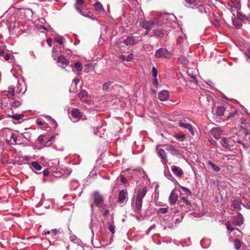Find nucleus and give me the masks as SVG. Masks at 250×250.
Listing matches in <instances>:
<instances>
[{
	"mask_svg": "<svg viewBox=\"0 0 250 250\" xmlns=\"http://www.w3.org/2000/svg\"><path fill=\"white\" fill-rule=\"evenodd\" d=\"M55 41L60 44H62L63 43V41L61 38H57L55 39Z\"/></svg>",
	"mask_w": 250,
	"mask_h": 250,
	"instance_id": "52",
	"label": "nucleus"
},
{
	"mask_svg": "<svg viewBox=\"0 0 250 250\" xmlns=\"http://www.w3.org/2000/svg\"><path fill=\"white\" fill-rule=\"evenodd\" d=\"M232 207L235 209H239L241 208V203L238 201H234L232 203Z\"/></svg>",
	"mask_w": 250,
	"mask_h": 250,
	"instance_id": "28",
	"label": "nucleus"
},
{
	"mask_svg": "<svg viewBox=\"0 0 250 250\" xmlns=\"http://www.w3.org/2000/svg\"><path fill=\"white\" fill-rule=\"evenodd\" d=\"M93 200L95 205L98 207H102L103 205V198L102 196L98 192L93 193Z\"/></svg>",
	"mask_w": 250,
	"mask_h": 250,
	"instance_id": "5",
	"label": "nucleus"
},
{
	"mask_svg": "<svg viewBox=\"0 0 250 250\" xmlns=\"http://www.w3.org/2000/svg\"><path fill=\"white\" fill-rule=\"evenodd\" d=\"M49 173V170L47 168L45 169L43 171V174L44 176H47Z\"/></svg>",
	"mask_w": 250,
	"mask_h": 250,
	"instance_id": "54",
	"label": "nucleus"
},
{
	"mask_svg": "<svg viewBox=\"0 0 250 250\" xmlns=\"http://www.w3.org/2000/svg\"><path fill=\"white\" fill-rule=\"evenodd\" d=\"M183 189L184 190L186 191V192H189V195H191V192L188 188H183Z\"/></svg>",
	"mask_w": 250,
	"mask_h": 250,
	"instance_id": "61",
	"label": "nucleus"
},
{
	"mask_svg": "<svg viewBox=\"0 0 250 250\" xmlns=\"http://www.w3.org/2000/svg\"><path fill=\"white\" fill-rule=\"evenodd\" d=\"M159 154L164 161H167L166 152L164 149H160L159 151Z\"/></svg>",
	"mask_w": 250,
	"mask_h": 250,
	"instance_id": "30",
	"label": "nucleus"
},
{
	"mask_svg": "<svg viewBox=\"0 0 250 250\" xmlns=\"http://www.w3.org/2000/svg\"><path fill=\"white\" fill-rule=\"evenodd\" d=\"M246 56H247L250 59V48L248 50V51L245 53Z\"/></svg>",
	"mask_w": 250,
	"mask_h": 250,
	"instance_id": "60",
	"label": "nucleus"
},
{
	"mask_svg": "<svg viewBox=\"0 0 250 250\" xmlns=\"http://www.w3.org/2000/svg\"><path fill=\"white\" fill-rule=\"evenodd\" d=\"M4 53V50L3 49H0V55L3 56Z\"/></svg>",
	"mask_w": 250,
	"mask_h": 250,
	"instance_id": "63",
	"label": "nucleus"
},
{
	"mask_svg": "<svg viewBox=\"0 0 250 250\" xmlns=\"http://www.w3.org/2000/svg\"><path fill=\"white\" fill-rule=\"evenodd\" d=\"M36 122L39 125H42L44 124L43 121L40 119H38Z\"/></svg>",
	"mask_w": 250,
	"mask_h": 250,
	"instance_id": "50",
	"label": "nucleus"
},
{
	"mask_svg": "<svg viewBox=\"0 0 250 250\" xmlns=\"http://www.w3.org/2000/svg\"><path fill=\"white\" fill-rule=\"evenodd\" d=\"M178 125L181 127L188 129L192 136L195 135L194 127L190 124L187 123L186 120L180 121Z\"/></svg>",
	"mask_w": 250,
	"mask_h": 250,
	"instance_id": "3",
	"label": "nucleus"
},
{
	"mask_svg": "<svg viewBox=\"0 0 250 250\" xmlns=\"http://www.w3.org/2000/svg\"><path fill=\"white\" fill-rule=\"evenodd\" d=\"M186 3L189 5L194 4L197 0H185Z\"/></svg>",
	"mask_w": 250,
	"mask_h": 250,
	"instance_id": "44",
	"label": "nucleus"
},
{
	"mask_svg": "<svg viewBox=\"0 0 250 250\" xmlns=\"http://www.w3.org/2000/svg\"><path fill=\"white\" fill-rule=\"evenodd\" d=\"M237 17L239 20H247V18L245 15H242L239 12H237Z\"/></svg>",
	"mask_w": 250,
	"mask_h": 250,
	"instance_id": "38",
	"label": "nucleus"
},
{
	"mask_svg": "<svg viewBox=\"0 0 250 250\" xmlns=\"http://www.w3.org/2000/svg\"><path fill=\"white\" fill-rule=\"evenodd\" d=\"M80 80L78 79H75L73 80V83L75 84V86H77V84L79 83Z\"/></svg>",
	"mask_w": 250,
	"mask_h": 250,
	"instance_id": "56",
	"label": "nucleus"
},
{
	"mask_svg": "<svg viewBox=\"0 0 250 250\" xmlns=\"http://www.w3.org/2000/svg\"><path fill=\"white\" fill-rule=\"evenodd\" d=\"M134 55L133 54H130L127 56L125 55H121L119 57V58L122 61H126L128 62L131 61L133 59Z\"/></svg>",
	"mask_w": 250,
	"mask_h": 250,
	"instance_id": "19",
	"label": "nucleus"
},
{
	"mask_svg": "<svg viewBox=\"0 0 250 250\" xmlns=\"http://www.w3.org/2000/svg\"><path fill=\"white\" fill-rule=\"evenodd\" d=\"M87 95V92L85 90L81 91L78 94L79 97L81 99L85 98Z\"/></svg>",
	"mask_w": 250,
	"mask_h": 250,
	"instance_id": "35",
	"label": "nucleus"
},
{
	"mask_svg": "<svg viewBox=\"0 0 250 250\" xmlns=\"http://www.w3.org/2000/svg\"><path fill=\"white\" fill-rule=\"evenodd\" d=\"M210 133L215 139H219L222 134V130L219 127H213L211 129Z\"/></svg>",
	"mask_w": 250,
	"mask_h": 250,
	"instance_id": "10",
	"label": "nucleus"
},
{
	"mask_svg": "<svg viewBox=\"0 0 250 250\" xmlns=\"http://www.w3.org/2000/svg\"><path fill=\"white\" fill-rule=\"evenodd\" d=\"M173 155H176L179 157H182V155L180 154L179 152V151L173 148Z\"/></svg>",
	"mask_w": 250,
	"mask_h": 250,
	"instance_id": "41",
	"label": "nucleus"
},
{
	"mask_svg": "<svg viewBox=\"0 0 250 250\" xmlns=\"http://www.w3.org/2000/svg\"><path fill=\"white\" fill-rule=\"evenodd\" d=\"M233 25L237 28H240L242 26L241 21L237 19L232 20Z\"/></svg>",
	"mask_w": 250,
	"mask_h": 250,
	"instance_id": "24",
	"label": "nucleus"
},
{
	"mask_svg": "<svg viewBox=\"0 0 250 250\" xmlns=\"http://www.w3.org/2000/svg\"><path fill=\"white\" fill-rule=\"evenodd\" d=\"M197 10L198 12H199L201 13H203L206 12L205 9L203 6H198Z\"/></svg>",
	"mask_w": 250,
	"mask_h": 250,
	"instance_id": "43",
	"label": "nucleus"
},
{
	"mask_svg": "<svg viewBox=\"0 0 250 250\" xmlns=\"http://www.w3.org/2000/svg\"><path fill=\"white\" fill-rule=\"evenodd\" d=\"M71 113L72 116L75 119H80L81 118L83 119V113L82 112H81L77 108H73L71 109ZM86 119V118H85V116H84L83 119Z\"/></svg>",
	"mask_w": 250,
	"mask_h": 250,
	"instance_id": "7",
	"label": "nucleus"
},
{
	"mask_svg": "<svg viewBox=\"0 0 250 250\" xmlns=\"http://www.w3.org/2000/svg\"><path fill=\"white\" fill-rule=\"evenodd\" d=\"M32 167H33L37 170H40L42 169V167L37 162H33L31 164Z\"/></svg>",
	"mask_w": 250,
	"mask_h": 250,
	"instance_id": "27",
	"label": "nucleus"
},
{
	"mask_svg": "<svg viewBox=\"0 0 250 250\" xmlns=\"http://www.w3.org/2000/svg\"><path fill=\"white\" fill-rule=\"evenodd\" d=\"M231 143V139L229 138H224L221 141V145L225 148H229Z\"/></svg>",
	"mask_w": 250,
	"mask_h": 250,
	"instance_id": "17",
	"label": "nucleus"
},
{
	"mask_svg": "<svg viewBox=\"0 0 250 250\" xmlns=\"http://www.w3.org/2000/svg\"><path fill=\"white\" fill-rule=\"evenodd\" d=\"M15 88L13 86H10L8 88V90L7 91V96L9 98H10L11 97H13L15 95V91H14Z\"/></svg>",
	"mask_w": 250,
	"mask_h": 250,
	"instance_id": "23",
	"label": "nucleus"
},
{
	"mask_svg": "<svg viewBox=\"0 0 250 250\" xmlns=\"http://www.w3.org/2000/svg\"><path fill=\"white\" fill-rule=\"evenodd\" d=\"M84 2V1L83 0H77L76 4H77L78 5H82Z\"/></svg>",
	"mask_w": 250,
	"mask_h": 250,
	"instance_id": "55",
	"label": "nucleus"
},
{
	"mask_svg": "<svg viewBox=\"0 0 250 250\" xmlns=\"http://www.w3.org/2000/svg\"><path fill=\"white\" fill-rule=\"evenodd\" d=\"M157 70L155 67L152 68V76L154 78L157 77Z\"/></svg>",
	"mask_w": 250,
	"mask_h": 250,
	"instance_id": "42",
	"label": "nucleus"
},
{
	"mask_svg": "<svg viewBox=\"0 0 250 250\" xmlns=\"http://www.w3.org/2000/svg\"><path fill=\"white\" fill-rule=\"evenodd\" d=\"M58 233H59V230H57V229H51V231H45L44 233H43V234H45V235L51 234L52 237L53 238H57Z\"/></svg>",
	"mask_w": 250,
	"mask_h": 250,
	"instance_id": "20",
	"label": "nucleus"
},
{
	"mask_svg": "<svg viewBox=\"0 0 250 250\" xmlns=\"http://www.w3.org/2000/svg\"><path fill=\"white\" fill-rule=\"evenodd\" d=\"M37 140L40 144H42L43 142L44 136L43 135L39 136L37 139Z\"/></svg>",
	"mask_w": 250,
	"mask_h": 250,
	"instance_id": "46",
	"label": "nucleus"
},
{
	"mask_svg": "<svg viewBox=\"0 0 250 250\" xmlns=\"http://www.w3.org/2000/svg\"><path fill=\"white\" fill-rule=\"evenodd\" d=\"M112 83V82H108L107 83H104L103 87V90L105 91H108Z\"/></svg>",
	"mask_w": 250,
	"mask_h": 250,
	"instance_id": "29",
	"label": "nucleus"
},
{
	"mask_svg": "<svg viewBox=\"0 0 250 250\" xmlns=\"http://www.w3.org/2000/svg\"><path fill=\"white\" fill-rule=\"evenodd\" d=\"M225 109L224 107H216L212 108V113L217 116H222L224 114Z\"/></svg>",
	"mask_w": 250,
	"mask_h": 250,
	"instance_id": "13",
	"label": "nucleus"
},
{
	"mask_svg": "<svg viewBox=\"0 0 250 250\" xmlns=\"http://www.w3.org/2000/svg\"><path fill=\"white\" fill-rule=\"evenodd\" d=\"M121 182L123 184H126L127 182V181L125 178L124 176L121 177Z\"/></svg>",
	"mask_w": 250,
	"mask_h": 250,
	"instance_id": "51",
	"label": "nucleus"
},
{
	"mask_svg": "<svg viewBox=\"0 0 250 250\" xmlns=\"http://www.w3.org/2000/svg\"><path fill=\"white\" fill-rule=\"evenodd\" d=\"M234 224L235 226L240 227L244 222V218L241 213L239 212L233 218Z\"/></svg>",
	"mask_w": 250,
	"mask_h": 250,
	"instance_id": "6",
	"label": "nucleus"
},
{
	"mask_svg": "<svg viewBox=\"0 0 250 250\" xmlns=\"http://www.w3.org/2000/svg\"><path fill=\"white\" fill-rule=\"evenodd\" d=\"M187 74L188 76L190 77L191 78H192L193 80H196V77L194 73H193V71L192 69H188L187 71Z\"/></svg>",
	"mask_w": 250,
	"mask_h": 250,
	"instance_id": "31",
	"label": "nucleus"
},
{
	"mask_svg": "<svg viewBox=\"0 0 250 250\" xmlns=\"http://www.w3.org/2000/svg\"><path fill=\"white\" fill-rule=\"evenodd\" d=\"M74 7H75V8L76 9V10L79 12L81 15L84 16H85V17H87V16L85 15L82 11L81 10V8L80 7V5H77V4H75V5H74Z\"/></svg>",
	"mask_w": 250,
	"mask_h": 250,
	"instance_id": "39",
	"label": "nucleus"
},
{
	"mask_svg": "<svg viewBox=\"0 0 250 250\" xmlns=\"http://www.w3.org/2000/svg\"><path fill=\"white\" fill-rule=\"evenodd\" d=\"M233 6L237 10H240L241 9V3L240 1H234L232 2Z\"/></svg>",
	"mask_w": 250,
	"mask_h": 250,
	"instance_id": "33",
	"label": "nucleus"
},
{
	"mask_svg": "<svg viewBox=\"0 0 250 250\" xmlns=\"http://www.w3.org/2000/svg\"><path fill=\"white\" fill-rule=\"evenodd\" d=\"M74 67L78 71H81L82 69V64L80 62H77L74 64Z\"/></svg>",
	"mask_w": 250,
	"mask_h": 250,
	"instance_id": "36",
	"label": "nucleus"
},
{
	"mask_svg": "<svg viewBox=\"0 0 250 250\" xmlns=\"http://www.w3.org/2000/svg\"><path fill=\"white\" fill-rule=\"evenodd\" d=\"M225 226H226L228 230L230 232H232L235 229L234 228L230 226V223L229 221L225 223Z\"/></svg>",
	"mask_w": 250,
	"mask_h": 250,
	"instance_id": "34",
	"label": "nucleus"
},
{
	"mask_svg": "<svg viewBox=\"0 0 250 250\" xmlns=\"http://www.w3.org/2000/svg\"><path fill=\"white\" fill-rule=\"evenodd\" d=\"M94 7L96 10L99 13L102 12L104 11V8L102 6V4L100 2H97L94 4Z\"/></svg>",
	"mask_w": 250,
	"mask_h": 250,
	"instance_id": "22",
	"label": "nucleus"
},
{
	"mask_svg": "<svg viewBox=\"0 0 250 250\" xmlns=\"http://www.w3.org/2000/svg\"><path fill=\"white\" fill-rule=\"evenodd\" d=\"M107 224L108 225V229L109 230V231L111 232V233L112 234H114L115 233V225H114L113 223H110V222L107 223Z\"/></svg>",
	"mask_w": 250,
	"mask_h": 250,
	"instance_id": "25",
	"label": "nucleus"
},
{
	"mask_svg": "<svg viewBox=\"0 0 250 250\" xmlns=\"http://www.w3.org/2000/svg\"><path fill=\"white\" fill-rule=\"evenodd\" d=\"M17 138L16 135L14 133H12L11 136V139H13L14 143H17Z\"/></svg>",
	"mask_w": 250,
	"mask_h": 250,
	"instance_id": "47",
	"label": "nucleus"
},
{
	"mask_svg": "<svg viewBox=\"0 0 250 250\" xmlns=\"http://www.w3.org/2000/svg\"><path fill=\"white\" fill-rule=\"evenodd\" d=\"M174 137L179 141H183L186 138V135L184 134H176Z\"/></svg>",
	"mask_w": 250,
	"mask_h": 250,
	"instance_id": "26",
	"label": "nucleus"
},
{
	"mask_svg": "<svg viewBox=\"0 0 250 250\" xmlns=\"http://www.w3.org/2000/svg\"><path fill=\"white\" fill-rule=\"evenodd\" d=\"M208 141H209V142L210 143V144H211L212 145L214 146H218V144L217 143V142L214 141V140L213 139H209Z\"/></svg>",
	"mask_w": 250,
	"mask_h": 250,
	"instance_id": "49",
	"label": "nucleus"
},
{
	"mask_svg": "<svg viewBox=\"0 0 250 250\" xmlns=\"http://www.w3.org/2000/svg\"><path fill=\"white\" fill-rule=\"evenodd\" d=\"M180 59L183 64L185 65L188 64V60L186 58L182 57Z\"/></svg>",
	"mask_w": 250,
	"mask_h": 250,
	"instance_id": "45",
	"label": "nucleus"
},
{
	"mask_svg": "<svg viewBox=\"0 0 250 250\" xmlns=\"http://www.w3.org/2000/svg\"><path fill=\"white\" fill-rule=\"evenodd\" d=\"M160 23V22L157 20V18H155L152 21H143L140 22V24L142 27L146 30V34H147L148 32L153 28L154 24L159 25Z\"/></svg>",
	"mask_w": 250,
	"mask_h": 250,
	"instance_id": "2",
	"label": "nucleus"
},
{
	"mask_svg": "<svg viewBox=\"0 0 250 250\" xmlns=\"http://www.w3.org/2000/svg\"><path fill=\"white\" fill-rule=\"evenodd\" d=\"M127 198V192L126 190H122L120 191L118 196V201L121 204H124L126 202Z\"/></svg>",
	"mask_w": 250,
	"mask_h": 250,
	"instance_id": "9",
	"label": "nucleus"
},
{
	"mask_svg": "<svg viewBox=\"0 0 250 250\" xmlns=\"http://www.w3.org/2000/svg\"><path fill=\"white\" fill-rule=\"evenodd\" d=\"M146 188H144L142 190H139L137 194L135 210L136 212L138 213H139L141 212L143 199L146 195Z\"/></svg>",
	"mask_w": 250,
	"mask_h": 250,
	"instance_id": "1",
	"label": "nucleus"
},
{
	"mask_svg": "<svg viewBox=\"0 0 250 250\" xmlns=\"http://www.w3.org/2000/svg\"><path fill=\"white\" fill-rule=\"evenodd\" d=\"M208 164L210 166L211 168L216 172H219L220 170V168L219 166L215 165L214 163L210 161L208 162Z\"/></svg>",
	"mask_w": 250,
	"mask_h": 250,
	"instance_id": "21",
	"label": "nucleus"
},
{
	"mask_svg": "<svg viewBox=\"0 0 250 250\" xmlns=\"http://www.w3.org/2000/svg\"><path fill=\"white\" fill-rule=\"evenodd\" d=\"M153 84L155 87H157L158 85V80L157 78H154L153 81Z\"/></svg>",
	"mask_w": 250,
	"mask_h": 250,
	"instance_id": "48",
	"label": "nucleus"
},
{
	"mask_svg": "<svg viewBox=\"0 0 250 250\" xmlns=\"http://www.w3.org/2000/svg\"><path fill=\"white\" fill-rule=\"evenodd\" d=\"M52 52H53V54H52V56L54 60H56L57 55L55 54V50L54 49V48H53V49H52Z\"/></svg>",
	"mask_w": 250,
	"mask_h": 250,
	"instance_id": "58",
	"label": "nucleus"
},
{
	"mask_svg": "<svg viewBox=\"0 0 250 250\" xmlns=\"http://www.w3.org/2000/svg\"><path fill=\"white\" fill-rule=\"evenodd\" d=\"M23 117V115L22 114H14V115L11 116V117L15 120L21 119Z\"/></svg>",
	"mask_w": 250,
	"mask_h": 250,
	"instance_id": "40",
	"label": "nucleus"
},
{
	"mask_svg": "<svg viewBox=\"0 0 250 250\" xmlns=\"http://www.w3.org/2000/svg\"><path fill=\"white\" fill-rule=\"evenodd\" d=\"M234 245L235 249L238 250L241 247V243L238 239H235L234 241Z\"/></svg>",
	"mask_w": 250,
	"mask_h": 250,
	"instance_id": "32",
	"label": "nucleus"
},
{
	"mask_svg": "<svg viewBox=\"0 0 250 250\" xmlns=\"http://www.w3.org/2000/svg\"><path fill=\"white\" fill-rule=\"evenodd\" d=\"M170 15L168 14H164V15H160L157 20L160 23H159V25L163 24L164 22H166L167 21H169Z\"/></svg>",
	"mask_w": 250,
	"mask_h": 250,
	"instance_id": "15",
	"label": "nucleus"
},
{
	"mask_svg": "<svg viewBox=\"0 0 250 250\" xmlns=\"http://www.w3.org/2000/svg\"><path fill=\"white\" fill-rule=\"evenodd\" d=\"M182 200H183V201L186 203L187 205H189L190 204V202H189V201L188 200V198L187 197H182Z\"/></svg>",
	"mask_w": 250,
	"mask_h": 250,
	"instance_id": "53",
	"label": "nucleus"
},
{
	"mask_svg": "<svg viewBox=\"0 0 250 250\" xmlns=\"http://www.w3.org/2000/svg\"><path fill=\"white\" fill-rule=\"evenodd\" d=\"M4 58L6 61H8L10 59V55L8 54H6Z\"/></svg>",
	"mask_w": 250,
	"mask_h": 250,
	"instance_id": "59",
	"label": "nucleus"
},
{
	"mask_svg": "<svg viewBox=\"0 0 250 250\" xmlns=\"http://www.w3.org/2000/svg\"><path fill=\"white\" fill-rule=\"evenodd\" d=\"M246 207L248 208H250V201L246 203Z\"/></svg>",
	"mask_w": 250,
	"mask_h": 250,
	"instance_id": "64",
	"label": "nucleus"
},
{
	"mask_svg": "<svg viewBox=\"0 0 250 250\" xmlns=\"http://www.w3.org/2000/svg\"><path fill=\"white\" fill-rule=\"evenodd\" d=\"M173 173L175 176L180 178L183 176L184 172L180 167L176 166H173Z\"/></svg>",
	"mask_w": 250,
	"mask_h": 250,
	"instance_id": "14",
	"label": "nucleus"
},
{
	"mask_svg": "<svg viewBox=\"0 0 250 250\" xmlns=\"http://www.w3.org/2000/svg\"><path fill=\"white\" fill-rule=\"evenodd\" d=\"M67 248L68 250H81L82 249L81 246L73 242L68 245Z\"/></svg>",
	"mask_w": 250,
	"mask_h": 250,
	"instance_id": "18",
	"label": "nucleus"
},
{
	"mask_svg": "<svg viewBox=\"0 0 250 250\" xmlns=\"http://www.w3.org/2000/svg\"><path fill=\"white\" fill-rule=\"evenodd\" d=\"M57 61L59 63V65L62 67H65L69 63V61L63 55L59 56Z\"/></svg>",
	"mask_w": 250,
	"mask_h": 250,
	"instance_id": "11",
	"label": "nucleus"
},
{
	"mask_svg": "<svg viewBox=\"0 0 250 250\" xmlns=\"http://www.w3.org/2000/svg\"><path fill=\"white\" fill-rule=\"evenodd\" d=\"M156 58H169L170 57V53L168 52L167 49L165 48H160L158 49L155 53V55Z\"/></svg>",
	"mask_w": 250,
	"mask_h": 250,
	"instance_id": "4",
	"label": "nucleus"
},
{
	"mask_svg": "<svg viewBox=\"0 0 250 250\" xmlns=\"http://www.w3.org/2000/svg\"><path fill=\"white\" fill-rule=\"evenodd\" d=\"M123 42L125 43L127 46H132L134 45L136 42V40L135 38L133 36H128L126 39L124 40ZM123 42L118 43L119 45H121Z\"/></svg>",
	"mask_w": 250,
	"mask_h": 250,
	"instance_id": "8",
	"label": "nucleus"
},
{
	"mask_svg": "<svg viewBox=\"0 0 250 250\" xmlns=\"http://www.w3.org/2000/svg\"><path fill=\"white\" fill-rule=\"evenodd\" d=\"M183 218V213L181 212L179 213V211H174V214H173V220H174L175 224H177L180 223L182 221Z\"/></svg>",
	"mask_w": 250,
	"mask_h": 250,
	"instance_id": "12",
	"label": "nucleus"
},
{
	"mask_svg": "<svg viewBox=\"0 0 250 250\" xmlns=\"http://www.w3.org/2000/svg\"><path fill=\"white\" fill-rule=\"evenodd\" d=\"M167 208H161L158 209L157 213L158 214H164L165 213H167Z\"/></svg>",
	"mask_w": 250,
	"mask_h": 250,
	"instance_id": "37",
	"label": "nucleus"
},
{
	"mask_svg": "<svg viewBox=\"0 0 250 250\" xmlns=\"http://www.w3.org/2000/svg\"><path fill=\"white\" fill-rule=\"evenodd\" d=\"M169 97V93L167 90H163L159 93V99L162 101H166Z\"/></svg>",
	"mask_w": 250,
	"mask_h": 250,
	"instance_id": "16",
	"label": "nucleus"
},
{
	"mask_svg": "<svg viewBox=\"0 0 250 250\" xmlns=\"http://www.w3.org/2000/svg\"><path fill=\"white\" fill-rule=\"evenodd\" d=\"M240 123L242 124H246V119L244 118H243V117L241 118V119H240Z\"/></svg>",
	"mask_w": 250,
	"mask_h": 250,
	"instance_id": "57",
	"label": "nucleus"
},
{
	"mask_svg": "<svg viewBox=\"0 0 250 250\" xmlns=\"http://www.w3.org/2000/svg\"><path fill=\"white\" fill-rule=\"evenodd\" d=\"M109 210H105L104 211V213H103V215H104V216H106V215H107L108 214H109Z\"/></svg>",
	"mask_w": 250,
	"mask_h": 250,
	"instance_id": "62",
	"label": "nucleus"
}]
</instances>
